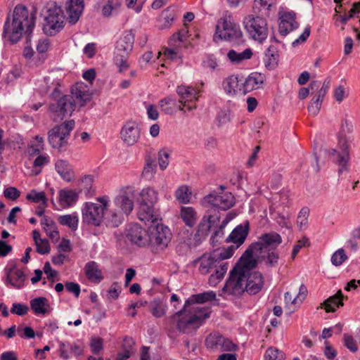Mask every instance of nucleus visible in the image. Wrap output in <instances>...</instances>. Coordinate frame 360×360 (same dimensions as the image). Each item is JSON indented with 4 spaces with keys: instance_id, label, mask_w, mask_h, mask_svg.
<instances>
[{
    "instance_id": "nucleus-1",
    "label": "nucleus",
    "mask_w": 360,
    "mask_h": 360,
    "mask_svg": "<svg viewBox=\"0 0 360 360\" xmlns=\"http://www.w3.org/2000/svg\"><path fill=\"white\" fill-rule=\"evenodd\" d=\"M216 294L213 291L191 295L186 302L183 308L169 318L176 329L186 334H193L210 316V307H201L199 304L214 300Z\"/></svg>"
},
{
    "instance_id": "nucleus-2",
    "label": "nucleus",
    "mask_w": 360,
    "mask_h": 360,
    "mask_svg": "<svg viewBox=\"0 0 360 360\" xmlns=\"http://www.w3.org/2000/svg\"><path fill=\"white\" fill-rule=\"evenodd\" d=\"M35 25V16L30 13L25 6L18 5L13 11L12 18H8L4 27L3 35L12 43L18 42L22 35L30 40Z\"/></svg>"
},
{
    "instance_id": "nucleus-3",
    "label": "nucleus",
    "mask_w": 360,
    "mask_h": 360,
    "mask_svg": "<svg viewBox=\"0 0 360 360\" xmlns=\"http://www.w3.org/2000/svg\"><path fill=\"white\" fill-rule=\"evenodd\" d=\"M134 197L135 191L131 186H125L120 190L112 202L110 201L106 217L108 226L117 227L123 222L124 216H128L134 209Z\"/></svg>"
},
{
    "instance_id": "nucleus-4",
    "label": "nucleus",
    "mask_w": 360,
    "mask_h": 360,
    "mask_svg": "<svg viewBox=\"0 0 360 360\" xmlns=\"http://www.w3.org/2000/svg\"><path fill=\"white\" fill-rule=\"evenodd\" d=\"M91 98V94L86 85L76 83L71 89V95H65L49 105L51 112H73L78 107L84 106Z\"/></svg>"
},
{
    "instance_id": "nucleus-5",
    "label": "nucleus",
    "mask_w": 360,
    "mask_h": 360,
    "mask_svg": "<svg viewBox=\"0 0 360 360\" xmlns=\"http://www.w3.org/2000/svg\"><path fill=\"white\" fill-rule=\"evenodd\" d=\"M257 260H250L242 255L233 269L230 271L223 292L233 296H240L245 292V278L250 269H254Z\"/></svg>"
},
{
    "instance_id": "nucleus-6",
    "label": "nucleus",
    "mask_w": 360,
    "mask_h": 360,
    "mask_svg": "<svg viewBox=\"0 0 360 360\" xmlns=\"http://www.w3.org/2000/svg\"><path fill=\"white\" fill-rule=\"evenodd\" d=\"M193 265H198V271L203 275H206L214 269V274L209 278V283L212 286H215L219 283L229 268L227 262H220L217 258V255L214 254H204L193 261Z\"/></svg>"
},
{
    "instance_id": "nucleus-7",
    "label": "nucleus",
    "mask_w": 360,
    "mask_h": 360,
    "mask_svg": "<svg viewBox=\"0 0 360 360\" xmlns=\"http://www.w3.org/2000/svg\"><path fill=\"white\" fill-rule=\"evenodd\" d=\"M353 127L352 122H349L347 120L342 122L341 129L338 134V146L341 151L337 152L335 149H332L330 151V155L334 158V160L339 166V175L348 171L349 160L348 141L350 140V136H348L347 134L352 132Z\"/></svg>"
},
{
    "instance_id": "nucleus-8",
    "label": "nucleus",
    "mask_w": 360,
    "mask_h": 360,
    "mask_svg": "<svg viewBox=\"0 0 360 360\" xmlns=\"http://www.w3.org/2000/svg\"><path fill=\"white\" fill-rule=\"evenodd\" d=\"M109 205L110 198L108 195L97 198L95 202H86L82 210L83 221L94 226H99L103 220L106 221Z\"/></svg>"
},
{
    "instance_id": "nucleus-9",
    "label": "nucleus",
    "mask_w": 360,
    "mask_h": 360,
    "mask_svg": "<svg viewBox=\"0 0 360 360\" xmlns=\"http://www.w3.org/2000/svg\"><path fill=\"white\" fill-rule=\"evenodd\" d=\"M158 199V192L150 187L144 188L139 193L137 216L146 224L149 221H155L159 217L154 207Z\"/></svg>"
},
{
    "instance_id": "nucleus-10",
    "label": "nucleus",
    "mask_w": 360,
    "mask_h": 360,
    "mask_svg": "<svg viewBox=\"0 0 360 360\" xmlns=\"http://www.w3.org/2000/svg\"><path fill=\"white\" fill-rule=\"evenodd\" d=\"M159 217L155 220L156 222L149 221L148 226V244L151 250L155 252L163 251L171 240L172 233L168 227L159 222Z\"/></svg>"
},
{
    "instance_id": "nucleus-11",
    "label": "nucleus",
    "mask_w": 360,
    "mask_h": 360,
    "mask_svg": "<svg viewBox=\"0 0 360 360\" xmlns=\"http://www.w3.org/2000/svg\"><path fill=\"white\" fill-rule=\"evenodd\" d=\"M244 29L250 39L262 44L267 38L269 27L267 20L259 15L248 14L243 20Z\"/></svg>"
},
{
    "instance_id": "nucleus-12",
    "label": "nucleus",
    "mask_w": 360,
    "mask_h": 360,
    "mask_svg": "<svg viewBox=\"0 0 360 360\" xmlns=\"http://www.w3.org/2000/svg\"><path fill=\"white\" fill-rule=\"evenodd\" d=\"M282 242L281 236L276 232L265 233L259 238V240L252 243L243 254L250 260H257L262 252L268 250L275 249Z\"/></svg>"
},
{
    "instance_id": "nucleus-13",
    "label": "nucleus",
    "mask_w": 360,
    "mask_h": 360,
    "mask_svg": "<svg viewBox=\"0 0 360 360\" xmlns=\"http://www.w3.org/2000/svg\"><path fill=\"white\" fill-rule=\"evenodd\" d=\"M216 35L229 41L239 39L243 36L240 26L233 20L232 14L226 11L216 26Z\"/></svg>"
},
{
    "instance_id": "nucleus-14",
    "label": "nucleus",
    "mask_w": 360,
    "mask_h": 360,
    "mask_svg": "<svg viewBox=\"0 0 360 360\" xmlns=\"http://www.w3.org/2000/svg\"><path fill=\"white\" fill-rule=\"evenodd\" d=\"M44 15L43 31L46 34L53 36L64 26V16L60 7L55 3L48 4Z\"/></svg>"
},
{
    "instance_id": "nucleus-15",
    "label": "nucleus",
    "mask_w": 360,
    "mask_h": 360,
    "mask_svg": "<svg viewBox=\"0 0 360 360\" xmlns=\"http://www.w3.org/2000/svg\"><path fill=\"white\" fill-rule=\"evenodd\" d=\"M75 124L73 120H68L51 129L48 132V141L51 147L59 150L65 147Z\"/></svg>"
},
{
    "instance_id": "nucleus-16",
    "label": "nucleus",
    "mask_w": 360,
    "mask_h": 360,
    "mask_svg": "<svg viewBox=\"0 0 360 360\" xmlns=\"http://www.w3.org/2000/svg\"><path fill=\"white\" fill-rule=\"evenodd\" d=\"M206 347L214 351H234L237 346L218 332L210 333L205 340Z\"/></svg>"
},
{
    "instance_id": "nucleus-17",
    "label": "nucleus",
    "mask_w": 360,
    "mask_h": 360,
    "mask_svg": "<svg viewBox=\"0 0 360 360\" xmlns=\"http://www.w3.org/2000/svg\"><path fill=\"white\" fill-rule=\"evenodd\" d=\"M141 127L139 123L133 120H128L122 126L120 131V138L124 144L133 146L140 139Z\"/></svg>"
},
{
    "instance_id": "nucleus-18",
    "label": "nucleus",
    "mask_w": 360,
    "mask_h": 360,
    "mask_svg": "<svg viewBox=\"0 0 360 360\" xmlns=\"http://www.w3.org/2000/svg\"><path fill=\"white\" fill-rule=\"evenodd\" d=\"M205 201L212 206L223 210H226L235 204L234 196L231 193L210 194L205 198Z\"/></svg>"
},
{
    "instance_id": "nucleus-19",
    "label": "nucleus",
    "mask_w": 360,
    "mask_h": 360,
    "mask_svg": "<svg viewBox=\"0 0 360 360\" xmlns=\"http://www.w3.org/2000/svg\"><path fill=\"white\" fill-rule=\"evenodd\" d=\"M279 20L278 31L280 34L283 37L299 27V23L296 21V14L294 11L281 13Z\"/></svg>"
},
{
    "instance_id": "nucleus-20",
    "label": "nucleus",
    "mask_w": 360,
    "mask_h": 360,
    "mask_svg": "<svg viewBox=\"0 0 360 360\" xmlns=\"http://www.w3.org/2000/svg\"><path fill=\"white\" fill-rule=\"evenodd\" d=\"M126 236L128 240L138 246L143 247L148 244V229L146 231L137 224L130 225Z\"/></svg>"
},
{
    "instance_id": "nucleus-21",
    "label": "nucleus",
    "mask_w": 360,
    "mask_h": 360,
    "mask_svg": "<svg viewBox=\"0 0 360 360\" xmlns=\"http://www.w3.org/2000/svg\"><path fill=\"white\" fill-rule=\"evenodd\" d=\"M250 269L245 276V291L250 295H255L258 293L264 285V278L261 273L258 271H252Z\"/></svg>"
},
{
    "instance_id": "nucleus-22",
    "label": "nucleus",
    "mask_w": 360,
    "mask_h": 360,
    "mask_svg": "<svg viewBox=\"0 0 360 360\" xmlns=\"http://www.w3.org/2000/svg\"><path fill=\"white\" fill-rule=\"evenodd\" d=\"M160 110L162 112H176L177 111H190L193 110V105L188 103L183 104L182 101H176L170 97L162 99L159 103Z\"/></svg>"
},
{
    "instance_id": "nucleus-23",
    "label": "nucleus",
    "mask_w": 360,
    "mask_h": 360,
    "mask_svg": "<svg viewBox=\"0 0 360 360\" xmlns=\"http://www.w3.org/2000/svg\"><path fill=\"white\" fill-rule=\"evenodd\" d=\"M65 9L68 21L71 25L75 24L84 9L83 0H67Z\"/></svg>"
},
{
    "instance_id": "nucleus-24",
    "label": "nucleus",
    "mask_w": 360,
    "mask_h": 360,
    "mask_svg": "<svg viewBox=\"0 0 360 360\" xmlns=\"http://www.w3.org/2000/svg\"><path fill=\"white\" fill-rule=\"evenodd\" d=\"M219 221V216L215 210H209L201 220L198 229V236L203 237L207 236L211 228Z\"/></svg>"
},
{
    "instance_id": "nucleus-25",
    "label": "nucleus",
    "mask_w": 360,
    "mask_h": 360,
    "mask_svg": "<svg viewBox=\"0 0 360 360\" xmlns=\"http://www.w3.org/2000/svg\"><path fill=\"white\" fill-rule=\"evenodd\" d=\"M134 42V34L132 31H126L117 41L115 53L129 55Z\"/></svg>"
},
{
    "instance_id": "nucleus-26",
    "label": "nucleus",
    "mask_w": 360,
    "mask_h": 360,
    "mask_svg": "<svg viewBox=\"0 0 360 360\" xmlns=\"http://www.w3.org/2000/svg\"><path fill=\"white\" fill-rule=\"evenodd\" d=\"M25 275L23 271L15 266L6 270V282L9 283L13 288L20 289L24 286Z\"/></svg>"
},
{
    "instance_id": "nucleus-27",
    "label": "nucleus",
    "mask_w": 360,
    "mask_h": 360,
    "mask_svg": "<svg viewBox=\"0 0 360 360\" xmlns=\"http://www.w3.org/2000/svg\"><path fill=\"white\" fill-rule=\"evenodd\" d=\"M264 80V76L258 72L251 73L245 81H241V84L243 85V92L244 94L250 92L254 89L260 87Z\"/></svg>"
},
{
    "instance_id": "nucleus-28",
    "label": "nucleus",
    "mask_w": 360,
    "mask_h": 360,
    "mask_svg": "<svg viewBox=\"0 0 360 360\" xmlns=\"http://www.w3.org/2000/svg\"><path fill=\"white\" fill-rule=\"evenodd\" d=\"M248 224L245 226H237L229 234V237L226 239V241L233 243L236 244V245H234L235 247L238 248L244 243L248 234Z\"/></svg>"
},
{
    "instance_id": "nucleus-29",
    "label": "nucleus",
    "mask_w": 360,
    "mask_h": 360,
    "mask_svg": "<svg viewBox=\"0 0 360 360\" xmlns=\"http://www.w3.org/2000/svg\"><path fill=\"white\" fill-rule=\"evenodd\" d=\"M241 81L236 76H230L224 80L223 88L226 93L229 95L244 94L243 92V85L241 84Z\"/></svg>"
},
{
    "instance_id": "nucleus-30",
    "label": "nucleus",
    "mask_w": 360,
    "mask_h": 360,
    "mask_svg": "<svg viewBox=\"0 0 360 360\" xmlns=\"http://www.w3.org/2000/svg\"><path fill=\"white\" fill-rule=\"evenodd\" d=\"M79 193L76 190L64 188L59 191V202L63 208L72 206L78 200Z\"/></svg>"
},
{
    "instance_id": "nucleus-31",
    "label": "nucleus",
    "mask_w": 360,
    "mask_h": 360,
    "mask_svg": "<svg viewBox=\"0 0 360 360\" xmlns=\"http://www.w3.org/2000/svg\"><path fill=\"white\" fill-rule=\"evenodd\" d=\"M342 298V291L338 290L335 295L329 297L322 302L318 309L324 308L326 312H335L338 308L343 306Z\"/></svg>"
},
{
    "instance_id": "nucleus-32",
    "label": "nucleus",
    "mask_w": 360,
    "mask_h": 360,
    "mask_svg": "<svg viewBox=\"0 0 360 360\" xmlns=\"http://www.w3.org/2000/svg\"><path fill=\"white\" fill-rule=\"evenodd\" d=\"M176 92L183 101V104H188L190 103L193 105V109L195 108V104L193 99L196 98V90L188 86H179L176 89Z\"/></svg>"
},
{
    "instance_id": "nucleus-33",
    "label": "nucleus",
    "mask_w": 360,
    "mask_h": 360,
    "mask_svg": "<svg viewBox=\"0 0 360 360\" xmlns=\"http://www.w3.org/2000/svg\"><path fill=\"white\" fill-rule=\"evenodd\" d=\"M87 278L94 283H99L103 279L102 272L98 265L94 261L89 262L84 266Z\"/></svg>"
},
{
    "instance_id": "nucleus-34",
    "label": "nucleus",
    "mask_w": 360,
    "mask_h": 360,
    "mask_svg": "<svg viewBox=\"0 0 360 360\" xmlns=\"http://www.w3.org/2000/svg\"><path fill=\"white\" fill-rule=\"evenodd\" d=\"M30 307L35 314L44 315L49 312L50 305L46 297H39L30 301Z\"/></svg>"
},
{
    "instance_id": "nucleus-35",
    "label": "nucleus",
    "mask_w": 360,
    "mask_h": 360,
    "mask_svg": "<svg viewBox=\"0 0 360 360\" xmlns=\"http://www.w3.org/2000/svg\"><path fill=\"white\" fill-rule=\"evenodd\" d=\"M56 169L58 174L65 181H70L73 177V172L69 163L63 160L56 162Z\"/></svg>"
},
{
    "instance_id": "nucleus-36",
    "label": "nucleus",
    "mask_w": 360,
    "mask_h": 360,
    "mask_svg": "<svg viewBox=\"0 0 360 360\" xmlns=\"http://www.w3.org/2000/svg\"><path fill=\"white\" fill-rule=\"evenodd\" d=\"M32 236L37 248V252L41 255L48 254L51 250L48 240L46 238H41L40 233L37 230L33 231Z\"/></svg>"
},
{
    "instance_id": "nucleus-37",
    "label": "nucleus",
    "mask_w": 360,
    "mask_h": 360,
    "mask_svg": "<svg viewBox=\"0 0 360 360\" xmlns=\"http://www.w3.org/2000/svg\"><path fill=\"white\" fill-rule=\"evenodd\" d=\"M181 218L185 224L192 227L197 221V212L191 207H181L180 212Z\"/></svg>"
},
{
    "instance_id": "nucleus-38",
    "label": "nucleus",
    "mask_w": 360,
    "mask_h": 360,
    "mask_svg": "<svg viewBox=\"0 0 360 360\" xmlns=\"http://www.w3.org/2000/svg\"><path fill=\"white\" fill-rule=\"evenodd\" d=\"M252 56L250 49H246L242 52H236L231 49L227 53V57L231 63H240L244 60L250 59Z\"/></svg>"
},
{
    "instance_id": "nucleus-39",
    "label": "nucleus",
    "mask_w": 360,
    "mask_h": 360,
    "mask_svg": "<svg viewBox=\"0 0 360 360\" xmlns=\"http://www.w3.org/2000/svg\"><path fill=\"white\" fill-rule=\"evenodd\" d=\"M278 54L274 46H270L265 53L264 58L265 66L269 69L276 68L278 60Z\"/></svg>"
},
{
    "instance_id": "nucleus-40",
    "label": "nucleus",
    "mask_w": 360,
    "mask_h": 360,
    "mask_svg": "<svg viewBox=\"0 0 360 360\" xmlns=\"http://www.w3.org/2000/svg\"><path fill=\"white\" fill-rule=\"evenodd\" d=\"M149 310L155 318H160L165 315L167 306L159 300H154L149 304Z\"/></svg>"
},
{
    "instance_id": "nucleus-41",
    "label": "nucleus",
    "mask_w": 360,
    "mask_h": 360,
    "mask_svg": "<svg viewBox=\"0 0 360 360\" xmlns=\"http://www.w3.org/2000/svg\"><path fill=\"white\" fill-rule=\"evenodd\" d=\"M122 0H108L102 8V14L109 17L117 13L122 5Z\"/></svg>"
},
{
    "instance_id": "nucleus-42",
    "label": "nucleus",
    "mask_w": 360,
    "mask_h": 360,
    "mask_svg": "<svg viewBox=\"0 0 360 360\" xmlns=\"http://www.w3.org/2000/svg\"><path fill=\"white\" fill-rule=\"evenodd\" d=\"M259 257L265 260V263L267 266L274 267L278 264L279 255L275 249H271L268 250L266 252L260 254Z\"/></svg>"
},
{
    "instance_id": "nucleus-43",
    "label": "nucleus",
    "mask_w": 360,
    "mask_h": 360,
    "mask_svg": "<svg viewBox=\"0 0 360 360\" xmlns=\"http://www.w3.org/2000/svg\"><path fill=\"white\" fill-rule=\"evenodd\" d=\"M44 140L42 137L36 136L27 148V153L30 156H35L44 150Z\"/></svg>"
},
{
    "instance_id": "nucleus-44",
    "label": "nucleus",
    "mask_w": 360,
    "mask_h": 360,
    "mask_svg": "<svg viewBox=\"0 0 360 360\" xmlns=\"http://www.w3.org/2000/svg\"><path fill=\"white\" fill-rule=\"evenodd\" d=\"M58 221L63 226H67L72 230H76L78 226V217L77 214H66L60 216Z\"/></svg>"
},
{
    "instance_id": "nucleus-45",
    "label": "nucleus",
    "mask_w": 360,
    "mask_h": 360,
    "mask_svg": "<svg viewBox=\"0 0 360 360\" xmlns=\"http://www.w3.org/2000/svg\"><path fill=\"white\" fill-rule=\"evenodd\" d=\"M129 55L115 53L114 62L118 68L120 73L125 72L129 68V63L128 61Z\"/></svg>"
},
{
    "instance_id": "nucleus-46",
    "label": "nucleus",
    "mask_w": 360,
    "mask_h": 360,
    "mask_svg": "<svg viewBox=\"0 0 360 360\" xmlns=\"http://www.w3.org/2000/svg\"><path fill=\"white\" fill-rule=\"evenodd\" d=\"M176 200L181 203H188L191 198V192L187 186H181L175 192Z\"/></svg>"
},
{
    "instance_id": "nucleus-47",
    "label": "nucleus",
    "mask_w": 360,
    "mask_h": 360,
    "mask_svg": "<svg viewBox=\"0 0 360 360\" xmlns=\"http://www.w3.org/2000/svg\"><path fill=\"white\" fill-rule=\"evenodd\" d=\"M188 34V31L186 28L181 30L169 39V45L173 47L179 46V44L184 42L187 39Z\"/></svg>"
},
{
    "instance_id": "nucleus-48",
    "label": "nucleus",
    "mask_w": 360,
    "mask_h": 360,
    "mask_svg": "<svg viewBox=\"0 0 360 360\" xmlns=\"http://www.w3.org/2000/svg\"><path fill=\"white\" fill-rule=\"evenodd\" d=\"M175 19V13L173 11H165L162 13L161 17H160V28L161 29H166L169 28L173 21Z\"/></svg>"
},
{
    "instance_id": "nucleus-49",
    "label": "nucleus",
    "mask_w": 360,
    "mask_h": 360,
    "mask_svg": "<svg viewBox=\"0 0 360 360\" xmlns=\"http://www.w3.org/2000/svg\"><path fill=\"white\" fill-rule=\"evenodd\" d=\"M26 198L36 203H42L44 207H46V198L44 192H37L35 190H32L27 194Z\"/></svg>"
},
{
    "instance_id": "nucleus-50",
    "label": "nucleus",
    "mask_w": 360,
    "mask_h": 360,
    "mask_svg": "<svg viewBox=\"0 0 360 360\" xmlns=\"http://www.w3.org/2000/svg\"><path fill=\"white\" fill-rule=\"evenodd\" d=\"M276 5V0H255L253 10L254 13H257V9H262L269 11L272 6Z\"/></svg>"
},
{
    "instance_id": "nucleus-51",
    "label": "nucleus",
    "mask_w": 360,
    "mask_h": 360,
    "mask_svg": "<svg viewBox=\"0 0 360 360\" xmlns=\"http://www.w3.org/2000/svg\"><path fill=\"white\" fill-rule=\"evenodd\" d=\"M237 248H238L235 247L234 245H231L226 248L220 250L218 252H214L213 254L217 255L218 261L222 262V260L231 257Z\"/></svg>"
},
{
    "instance_id": "nucleus-52",
    "label": "nucleus",
    "mask_w": 360,
    "mask_h": 360,
    "mask_svg": "<svg viewBox=\"0 0 360 360\" xmlns=\"http://www.w3.org/2000/svg\"><path fill=\"white\" fill-rule=\"evenodd\" d=\"M49 162V156L47 155H42L37 156L33 162L34 168V174L37 175L41 172V168Z\"/></svg>"
},
{
    "instance_id": "nucleus-53",
    "label": "nucleus",
    "mask_w": 360,
    "mask_h": 360,
    "mask_svg": "<svg viewBox=\"0 0 360 360\" xmlns=\"http://www.w3.org/2000/svg\"><path fill=\"white\" fill-rule=\"evenodd\" d=\"M347 256L342 248L338 250L331 257V262L333 265L338 266L341 265L346 259Z\"/></svg>"
},
{
    "instance_id": "nucleus-54",
    "label": "nucleus",
    "mask_w": 360,
    "mask_h": 360,
    "mask_svg": "<svg viewBox=\"0 0 360 360\" xmlns=\"http://www.w3.org/2000/svg\"><path fill=\"white\" fill-rule=\"evenodd\" d=\"M124 341L128 343V348H125V345H123L124 351L118 353L116 360H127L130 357L133 353L132 350V340L128 338H124Z\"/></svg>"
},
{
    "instance_id": "nucleus-55",
    "label": "nucleus",
    "mask_w": 360,
    "mask_h": 360,
    "mask_svg": "<svg viewBox=\"0 0 360 360\" xmlns=\"http://www.w3.org/2000/svg\"><path fill=\"white\" fill-rule=\"evenodd\" d=\"M156 171V164L155 161L148 159L146 161V165L143 168V170L142 172V174L145 178L150 179L151 178L153 174L155 173Z\"/></svg>"
},
{
    "instance_id": "nucleus-56",
    "label": "nucleus",
    "mask_w": 360,
    "mask_h": 360,
    "mask_svg": "<svg viewBox=\"0 0 360 360\" xmlns=\"http://www.w3.org/2000/svg\"><path fill=\"white\" fill-rule=\"evenodd\" d=\"M264 358L265 360H282L284 354L278 349L270 347L266 351Z\"/></svg>"
},
{
    "instance_id": "nucleus-57",
    "label": "nucleus",
    "mask_w": 360,
    "mask_h": 360,
    "mask_svg": "<svg viewBox=\"0 0 360 360\" xmlns=\"http://www.w3.org/2000/svg\"><path fill=\"white\" fill-rule=\"evenodd\" d=\"M343 342L345 346L352 352L354 353L358 351V346L356 342L354 339L352 335L347 333H345L343 335Z\"/></svg>"
},
{
    "instance_id": "nucleus-58",
    "label": "nucleus",
    "mask_w": 360,
    "mask_h": 360,
    "mask_svg": "<svg viewBox=\"0 0 360 360\" xmlns=\"http://www.w3.org/2000/svg\"><path fill=\"white\" fill-rule=\"evenodd\" d=\"M169 153L166 149H162L158 153V163L160 168L165 170L169 165Z\"/></svg>"
},
{
    "instance_id": "nucleus-59",
    "label": "nucleus",
    "mask_w": 360,
    "mask_h": 360,
    "mask_svg": "<svg viewBox=\"0 0 360 360\" xmlns=\"http://www.w3.org/2000/svg\"><path fill=\"white\" fill-rule=\"evenodd\" d=\"M309 211L307 207H303L299 212L297 219V226L302 229L307 224V219L309 217Z\"/></svg>"
},
{
    "instance_id": "nucleus-60",
    "label": "nucleus",
    "mask_w": 360,
    "mask_h": 360,
    "mask_svg": "<svg viewBox=\"0 0 360 360\" xmlns=\"http://www.w3.org/2000/svg\"><path fill=\"white\" fill-rule=\"evenodd\" d=\"M17 332L21 338H33L35 336L34 330L30 326L23 328L22 326H19L17 328Z\"/></svg>"
},
{
    "instance_id": "nucleus-61",
    "label": "nucleus",
    "mask_w": 360,
    "mask_h": 360,
    "mask_svg": "<svg viewBox=\"0 0 360 360\" xmlns=\"http://www.w3.org/2000/svg\"><path fill=\"white\" fill-rule=\"evenodd\" d=\"M28 310L29 308L26 304L20 303H13V307L11 309V312L18 316H24L27 313Z\"/></svg>"
},
{
    "instance_id": "nucleus-62",
    "label": "nucleus",
    "mask_w": 360,
    "mask_h": 360,
    "mask_svg": "<svg viewBox=\"0 0 360 360\" xmlns=\"http://www.w3.org/2000/svg\"><path fill=\"white\" fill-rule=\"evenodd\" d=\"M90 347L93 353H98L103 347V339L100 338H92L91 339Z\"/></svg>"
},
{
    "instance_id": "nucleus-63",
    "label": "nucleus",
    "mask_w": 360,
    "mask_h": 360,
    "mask_svg": "<svg viewBox=\"0 0 360 360\" xmlns=\"http://www.w3.org/2000/svg\"><path fill=\"white\" fill-rule=\"evenodd\" d=\"M4 195L7 199L15 200L20 195V192L15 187H8L4 191Z\"/></svg>"
},
{
    "instance_id": "nucleus-64",
    "label": "nucleus",
    "mask_w": 360,
    "mask_h": 360,
    "mask_svg": "<svg viewBox=\"0 0 360 360\" xmlns=\"http://www.w3.org/2000/svg\"><path fill=\"white\" fill-rule=\"evenodd\" d=\"M47 236L53 241L57 242L60 238L59 232L57 230L56 224L51 225L48 228L44 229Z\"/></svg>"
}]
</instances>
